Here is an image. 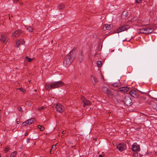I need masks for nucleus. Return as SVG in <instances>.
Instances as JSON below:
<instances>
[{"instance_id": "1", "label": "nucleus", "mask_w": 157, "mask_h": 157, "mask_svg": "<svg viewBox=\"0 0 157 157\" xmlns=\"http://www.w3.org/2000/svg\"><path fill=\"white\" fill-rule=\"evenodd\" d=\"M64 84L63 82L60 81L57 82H54L51 83H46L45 85V87L46 90H49L51 89H55L59 87Z\"/></svg>"}, {"instance_id": "2", "label": "nucleus", "mask_w": 157, "mask_h": 157, "mask_svg": "<svg viewBox=\"0 0 157 157\" xmlns=\"http://www.w3.org/2000/svg\"><path fill=\"white\" fill-rule=\"evenodd\" d=\"M75 55L72 52L69 53L64 58L63 64L66 67H68L75 58Z\"/></svg>"}, {"instance_id": "3", "label": "nucleus", "mask_w": 157, "mask_h": 157, "mask_svg": "<svg viewBox=\"0 0 157 157\" xmlns=\"http://www.w3.org/2000/svg\"><path fill=\"white\" fill-rule=\"evenodd\" d=\"M123 101L125 104L127 106H130L131 105L132 101L129 96L127 95L125 97L123 100Z\"/></svg>"}, {"instance_id": "4", "label": "nucleus", "mask_w": 157, "mask_h": 157, "mask_svg": "<svg viewBox=\"0 0 157 157\" xmlns=\"http://www.w3.org/2000/svg\"><path fill=\"white\" fill-rule=\"evenodd\" d=\"M34 119L32 118L28 120L25 121L23 122L21 124V126H28L32 124L34 121Z\"/></svg>"}, {"instance_id": "5", "label": "nucleus", "mask_w": 157, "mask_h": 157, "mask_svg": "<svg viewBox=\"0 0 157 157\" xmlns=\"http://www.w3.org/2000/svg\"><path fill=\"white\" fill-rule=\"evenodd\" d=\"M129 28V25H126L124 26H121V27H119L117 30L116 33H119L121 32L126 30Z\"/></svg>"}, {"instance_id": "6", "label": "nucleus", "mask_w": 157, "mask_h": 157, "mask_svg": "<svg viewBox=\"0 0 157 157\" xmlns=\"http://www.w3.org/2000/svg\"><path fill=\"white\" fill-rule=\"evenodd\" d=\"M81 99L82 102L84 104L83 106L84 107H85L86 105H91V102L89 101L86 99L84 97L81 96Z\"/></svg>"}, {"instance_id": "7", "label": "nucleus", "mask_w": 157, "mask_h": 157, "mask_svg": "<svg viewBox=\"0 0 157 157\" xmlns=\"http://www.w3.org/2000/svg\"><path fill=\"white\" fill-rule=\"evenodd\" d=\"M117 148L120 151H122L126 149V145L124 144H120L117 145Z\"/></svg>"}, {"instance_id": "8", "label": "nucleus", "mask_w": 157, "mask_h": 157, "mask_svg": "<svg viewBox=\"0 0 157 157\" xmlns=\"http://www.w3.org/2000/svg\"><path fill=\"white\" fill-rule=\"evenodd\" d=\"M55 108L57 111L60 113L62 112L64 110L63 107L60 104H57Z\"/></svg>"}, {"instance_id": "9", "label": "nucleus", "mask_w": 157, "mask_h": 157, "mask_svg": "<svg viewBox=\"0 0 157 157\" xmlns=\"http://www.w3.org/2000/svg\"><path fill=\"white\" fill-rule=\"evenodd\" d=\"M132 149L133 151H139L140 150V148L139 145L134 143L132 146Z\"/></svg>"}, {"instance_id": "10", "label": "nucleus", "mask_w": 157, "mask_h": 157, "mask_svg": "<svg viewBox=\"0 0 157 157\" xmlns=\"http://www.w3.org/2000/svg\"><path fill=\"white\" fill-rule=\"evenodd\" d=\"M24 42L25 41L22 39L17 40L16 42L15 46L17 48H19L20 45H21V44H23Z\"/></svg>"}, {"instance_id": "11", "label": "nucleus", "mask_w": 157, "mask_h": 157, "mask_svg": "<svg viewBox=\"0 0 157 157\" xmlns=\"http://www.w3.org/2000/svg\"><path fill=\"white\" fill-rule=\"evenodd\" d=\"M21 32L20 30H17L15 31L12 34V36L14 37H17L19 36Z\"/></svg>"}, {"instance_id": "12", "label": "nucleus", "mask_w": 157, "mask_h": 157, "mask_svg": "<svg viewBox=\"0 0 157 157\" xmlns=\"http://www.w3.org/2000/svg\"><path fill=\"white\" fill-rule=\"evenodd\" d=\"M128 15V12L127 11H123L121 16V17L122 19H125Z\"/></svg>"}, {"instance_id": "13", "label": "nucleus", "mask_w": 157, "mask_h": 157, "mask_svg": "<svg viewBox=\"0 0 157 157\" xmlns=\"http://www.w3.org/2000/svg\"><path fill=\"white\" fill-rule=\"evenodd\" d=\"M91 79L93 81V84L95 85L96 83L98 82V80L94 77H93V76H91Z\"/></svg>"}, {"instance_id": "14", "label": "nucleus", "mask_w": 157, "mask_h": 157, "mask_svg": "<svg viewBox=\"0 0 157 157\" xmlns=\"http://www.w3.org/2000/svg\"><path fill=\"white\" fill-rule=\"evenodd\" d=\"M128 90V88L127 87H123L120 88L118 90L120 91H122L124 92H126Z\"/></svg>"}, {"instance_id": "15", "label": "nucleus", "mask_w": 157, "mask_h": 157, "mask_svg": "<svg viewBox=\"0 0 157 157\" xmlns=\"http://www.w3.org/2000/svg\"><path fill=\"white\" fill-rule=\"evenodd\" d=\"M130 94L132 97L134 98L137 97L136 92L134 90H132L130 92Z\"/></svg>"}, {"instance_id": "16", "label": "nucleus", "mask_w": 157, "mask_h": 157, "mask_svg": "<svg viewBox=\"0 0 157 157\" xmlns=\"http://www.w3.org/2000/svg\"><path fill=\"white\" fill-rule=\"evenodd\" d=\"M1 36L2 37L0 39L1 41L3 42H4L6 38V36L4 34H1Z\"/></svg>"}, {"instance_id": "17", "label": "nucleus", "mask_w": 157, "mask_h": 157, "mask_svg": "<svg viewBox=\"0 0 157 157\" xmlns=\"http://www.w3.org/2000/svg\"><path fill=\"white\" fill-rule=\"evenodd\" d=\"M105 93L107 94V96L110 98L112 97L113 96V94L112 92L109 89Z\"/></svg>"}, {"instance_id": "18", "label": "nucleus", "mask_w": 157, "mask_h": 157, "mask_svg": "<svg viewBox=\"0 0 157 157\" xmlns=\"http://www.w3.org/2000/svg\"><path fill=\"white\" fill-rule=\"evenodd\" d=\"M83 57V56L82 55V52H81L78 55L79 60L80 62L82 61Z\"/></svg>"}, {"instance_id": "19", "label": "nucleus", "mask_w": 157, "mask_h": 157, "mask_svg": "<svg viewBox=\"0 0 157 157\" xmlns=\"http://www.w3.org/2000/svg\"><path fill=\"white\" fill-rule=\"evenodd\" d=\"M105 27L106 29L109 30L111 27V25H108V24H106L105 25Z\"/></svg>"}, {"instance_id": "20", "label": "nucleus", "mask_w": 157, "mask_h": 157, "mask_svg": "<svg viewBox=\"0 0 157 157\" xmlns=\"http://www.w3.org/2000/svg\"><path fill=\"white\" fill-rule=\"evenodd\" d=\"M32 101H27L25 103V105H26L28 106H30L32 104Z\"/></svg>"}, {"instance_id": "21", "label": "nucleus", "mask_w": 157, "mask_h": 157, "mask_svg": "<svg viewBox=\"0 0 157 157\" xmlns=\"http://www.w3.org/2000/svg\"><path fill=\"white\" fill-rule=\"evenodd\" d=\"M109 89L108 88L105 86H104L102 88V90L104 93H105Z\"/></svg>"}, {"instance_id": "22", "label": "nucleus", "mask_w": 157, "mask_h": 157, "mask_svg": "<svg viewBox=\"0 0 157 157\" xmlns=\"http://www.w3.org/2000/svg\"><path fill=\"white\" fill-rule=\"evenodd\" d=\"M144 28L139 29L138 30V33H144Z\"/></svg>"}, {"instance_id": "23", "label": "nucleus", "mask_w": 157, "mask_h": 157, "mask_svg": "<svg viewBox=\"0 0 157 157\" xmlns=\"http://www.w3.org/2000/svg\"><path fill=\"white\" fill-rule=\"evenodd\" d=\"M96 64L98 67H101L102 66V63L101 61H98L97 62Z\"/></svg>"}, {"instance_id": "24", "label": "nucleus", "mask_w": 157, "mask_h": 157, "mask_svg": "<svg viewBox=\"0 0 157 157\" xmlns=\"http://www.w3.org/2000/svg\"><path fill=\"white\" fill-rule=\"evenodd\" d=\"M17 152L16 151H14L10 155V157H15L17 155Z\"/></svg>"}, {"instance_id": "25", "label": "nucleus", "mask_w": 157, "mask_h": 157, "mask_svg": "<svg viewBox=\"0 0 157 157\" xmlns=\"http://www.w3.org/2000/svg\"><path fill=\"white\" fill-rule=\"evenodd\" d=\"M147 30L148 31V33H151L154 30V29L152 28H148Z\"/></svg>"}, {"instance_id": "26", "label": "nucleus", "mask_w": 157, "mask_h": 157, "mask_svg": "<svg viewBox=\"0 0 157 157\" xmlns=\"http://www.w3.org/2000/svg\"><path fill=\"white\" fill-rule=\"evenodd\" d=\"M38 128H39L40 129V131H43L44 129V127H43V126L40 125H38Z\"/></svg>"}, {"instance_id": "27", "label": "nucleus", "mask_w": 157, "mask_h": 157, "mask_svg": "<svg viewBox=\"0 0 157 157\" xmlns=\"http://www.w3.org/2000/svg\"><path fill=\"white\" fill-rule=\"evenodd\" d=\"M17 89L20 90L23 93H25L26 92L25 90L24 89L22 88V87L19 88Z\"/></svg>"}, {"instance_id": "28", "label": "nucleus", "mask_w": 157, "mask_h": 157, "mask_svg": "<svg viewBox=\"0 0 157 157\" xmlns=\"http://www.w3.org/2000/svg\"><path fill=\"white\" fill-rule=\"evenodd\" d=\"M25 59L28 60L29 62H31L33 60V58H29L28 56H26L25 57Z\"/></svg>"}, {"instance_id": "29", "label": "nucleus", "mask_w": 157, "mask_h": 157, "mask_svg": "<svg viewBox=\"0 0 157 157\" xmlns=\"http://www.w3.org/2000/svg\"><path fill=\"white\" fill-rule=\"evenodd\" d=\"M58 7L60 9H63L64 7V6L63 4H61L59 5Z\"/></svg>"}, {"instance_id": "30", "label": "nucleus", "mask_w": 157, "mask_h": 157, "mask_svg": "<svg viewBox=\"0 0 157 157\" xmlns=\"http://www.w3.org/2000/svg\"><path fill=\"white\" fill-rule=\"evenodd\" d=\"M45 108H46L44 106H43L42 107H41L38 108L37 109V110L39 111H40L42 110L45 109Z\"/></svg>"}, {"instance_id": "31", "label": "nucleus", "mask_w": 157, "mask_h": 157, "mask_svg": "<svg viewBox=\"0 0 157 157\" xmlns=\"http://www.w3.org/2000/svg\"><path fill=\"white\" fill-rule=\"evenodd\" d=\"M26 29L28 30L29 32H32L33 30V29L30 26L28 27Z\"/></svg>"}, {"instance_id": "32", "label": "nucleus", "mask_w": 157, "mask_h": 157, "mask_svg": "<svg viewBox=\"0 0 157 157\" xmlns=\"http://www.w3.org/2000/svg\"><path fill=\"white\" fill-rule=\"evenodd\" d=\"M153 108L157 111V104H155L152 105Z\"/></svg>"}, {"instance_id": "33", "label": "nucleus", "mask_w": 157, "mask_h": 157, "mask_svg": "<svg viewBox=\"0 0 157 157\" xmlns=\"http://www.w3.org/2000/svg\"><path fill=\"white\" fill-rule=\"evenodd\" d=\"M119 85V84H118L117 83H114L112 85V86L115 87H117Z\"/></svg>"}, {"instance_id": "34", "label": "nucleus", "mask_w": 157, "mask_h": 157, "mask_svg": "<svg viewBox=\"0 0 157 157\" xmlns=\"http://www.w3.org/2000/svg\"><path fill=\"white\" fill-rule=\"evenodd\" d=\"M17 109H18V110L20 112H22L23 111L21 107L20 106H18Z\"/></svg>"}, {"instance_id": "35", "label": "nucleus", "mask_w": 157, "mask_h": 157, "mask_svg": "<svg viewBox=\"0 0 157 157\" xmlns=\"http://www.w3.org/2000/svg\"><path fill=\"white\" fill-rule=\"evenodd\" d=\"M148 32L147 28H144V34H149Z\"/></svg>"}, {"instance_id": "36", "label": "nucleus", "mask_w": 157, "mask_h": 157, "mask_svg": "<svg viewBox=\"0 0 157 157\" xmlns=\"http://www.w3.org/2000/svg\"><path fill=\"white\" fill-rule=\"evenodd\" d=\"M10 149L9 147H6L5 148V152L6 153Z\"/></svg>"}, {"instance_id": "37", "label": "nucleus", "mask_w": 157, "mask_h": 157, "mask_svg": "<svg viewBox=\"0 0 157 157\" xmlns=\"http://www.w3.org/2000/svg\"><path fill=\"white\" fill-rule=\"evenodd\" d=\"M55 148H56V147H55V146H54V145H53L52 146V148H51V150H55Z\"/></svg>"}, {"instance_id": "38", "label": "nucleus", "mask_w": 157, "mask_h": 157, "mask_svg": "<svg viewBox=\"0 0 157 157\" xmlns=\"http://www.w3.org/2000/svg\"><path fill=\"white\" fill-rule=\"evenodd\" d=\"M133 155L134 157H136L137 156H138V153H134L133 154Z\"/></svg>"}, {"instance_id": "39", "label": "nucleus", "mask_w": 157, "mask_h": 157, "mask_svg": "<svg viewBox=\"0 0 157 157\" xmlns=\"http://www.w3.org/2000/svg\"><path fill=\"white\" fill-rule=\"evenodd\" d=\"M141 2V0H136V3H140Z\"/></svg>"}, {"instance_id": "40", "label": "nucleus", "mask_w": 157, "mask_h": 157, "mask_svg": "<svg viewBox=\"0 0 157 157\" xmlns=\"http://www.w3.org/2000/svg\"><path fill=\"white\" fill-rule=\"evenodd\" d=\"M14 3H17L20 0H13Z\"/></svg>"}, {"instance_id": "41", "label": "nucleus", "mask_w": 157, "mask_h": 157, "mask_svg": "<svg viewBox=\"0 0 157 157\" xmlns=\"http://www.w3.org/2000/svg\"><path fill=\"white\" fill-rule=\"evenodd\" d=\"M30 141V139L29 138H27L26 139V141L27 143H29Z\"/></svg>"}, {"instance_id": "42", "label": "nucleus", "mask_w": 157, "mask_h": 157, "mask_svg": "<svg viewBox=\"0 0 157 157\" xmlns=\"http://www.w3.org/2000/svg\"><path fill=\"white\" fill-rule=\"evenodd\" d=\"M66 132V131L65 130H63V132H62V133L63 134H64L65 133V132Z\"/></svg>"}, {"instance_id": "43", "label": "nucleus", "mask_w": 157, "mask_h": 157, "mask_svg": "<svg viewBox=\"0 0 157 157\" xmlns=\"http://www.w3.org/2000/svg\"><path fill=\"white\" fill-rule=\"evenodd\" d=\"M52 151H53L52 150H51V151H50V153L51 154H52L53 153Z\"/></svg>"}, {"instance_id": "44", "label": "nucleus", "mask_w": 157, "mask_h": 157, "mask_svg": "<svg viewBox=\"0 0 157 157\" xmlns=\"http://www.w3.org/2000/svg\"><path fill=\"white\" fill-rule=\"evenodd\" d=\"M99 157H103V156L102 155H100L99 156Z\"/></svg>"}, {"instance_id": "45", "label": "nucleus", "mask_w": 157, "mask_h": 157, "mask_svg": "<svg viewBox=\"0 0 157 157\" xmlns=\"http://www.w3.org/2000/svg\"><path fill=\"white\" fill-rule=\"evenodd\" d=\"M10 41L8 39V40L7 41L6 43H9Z\"/></svg>"}, {"instance_id": "46", "label": "nucleus", "mask_w": 157, "mask_h": 157, "mask_svg": "<svg viewBox=\"0 0 157 157\" xmlns=\"http://www.w3.org/2000/svg\"><path fill=\"white\" fill-rule=\"evenodd\" d=\"M29 82L30 83H32V82L31 80L29 81Z\"/></svg>"}, {"instance_id": "47", "label": "nucleus", "mask_w": 157, "mask_h": 157, "mask_svg": "<svg viewBox=\"0 0 157 157\" xmlns=\"http://www.w3.org/2000/svg\"><path fill=\"white\" fill-rule=\"evenodd\" d=\"M17 124H19V123H20V122H19V121H17Z\"/></svg>"}, {"instance_id": "48", "label": "nucleus", "mask_w": 157, "mask_h": 157, "mask_svg": "<svg viewBox=\"0 0 157 157\" xmlns=\"http://www.w3.org/2000/svg\"><path fill=\"white\" fill-rule=\"evenodd\" d=\"M28 134V133L27 132H26L25 133V136H26Z\"/></svg>"}, {"instance_id": "49", "label": "nucleus", "mask_w": 157, "mask_h": 157, "mask_svg": "<svg viewBox=\"0 0 157 157\" xmlns=\"http://www.w3.org/2000/svg\"><path fill=\"white\" fill-rule=\"evenodd\" d=\"M49 7V6L48 5H47L46 6V7Z\"/></svg>"}, {"instance_id": "50", "label": "nucleus", "mask_w": 157, "mask_h": 157, "mask_svg": "<svg viewBox=\"0 0 157 157\" xmlns=\"http://www.w3.org/2000/svg\"><path fill=\"white\" fill-rule=\"evenodd\" d=\"M64 135H62V136H61V137H62V138H63V137H64Z\"/></svg>"}, {"instance_id": "51", "label": "nucleus", "mask_w": 157, "mask_h": 157, "mask_svg": "<svg viewBox=\"0 0 157 157\" xmlns=\"http://www.w3.org/2000/svg\"><path fill=\"white\" fill-rule=\"evenodd\" d=\"M155 154L156 155H157V152H156Z\"/></svg>"}, {"instance_id": "52", "label": "nucleus", "mask_w": 157, "mask_h": 157, "mask_svg": "<svg viewBox=\"0 0 157 157\" xmlns=\"http://www.w3.org/2000/svg\"><path fill=\"white\" fill-rule=\"evenodd\" d=\"M20 4H21V5H22V4H23V3H22V2H21V3H20Z\"/></svg>"}, {"instance_id": "53", "label": "nucleus", "mask_w": 157, "mask_h": 157, "mask_svg": "<svg viewBox=\"0 0 157 157\" xmlns=\"http://www.w3.org/2000/svg\"><path fill=\"white\" fill-rule=\"evenodd\" d=\"M57 144H58L57 143L56 144H55V145L54 146H56L57 145Z\"/></svg>"}, {"instance_id": "54", "label": "nucleus", "mask_w": 157, "mask_h": 157, "mask_svg": "<svg viewBox=\"0 0 157 157\" xmlns=\"http://www.w3.org/2000/svg\"><path fill=\"white\" fill-rule=\"evenodd\" d=\"M34 91H35V92L36 91V90H35Z\"/></svg>"}, {"instance_id": "55", "label": "nucleus", "mask_w": 157, "mask_h": 157, "mask_svg": "<svg viewBox=\"0 0 157 157\" xmlns=\"http://www.w3.org/2000/svg\"><path fill=\"white\" fill-rule=\"evenodd\" d=\"M11 17H13V15H11Z\"/></svg>"}, {"instance_id": "56", "label": "nucleus", "mask_w": 157, "mask_h": 157, "mask_svg": "<svg viewBox=\"0 0 157 157\" xmlns=\"http://www.w3.org/2000/svg\"><path fill=\"white\" fill-rule=\"evenodd\" d=\"M1 154H0V157H1Z\"/></svg>"}, {"instance_id": "57", "label": "nucleus", "mask_w": 157, "mask_h": 157, "mask_svg": "<svg viewBox=\"0 0 157 157\" xmlns=\"http://www.w3.org/2000/svg\"><path fill=\"white\" fill-rule=\"evenodd\" d=\"M74 146H72V147H73V148H74Z\"/></svg>"}, {"instance_id": "58", "label": "nucleus", "mask_w": 157, "mask_h": 157, "mask_svg": "<svg viewBox=\"0 0 157 157\" xmlns=\"http://www.w3.org/2000/svg\"><path fill=\"white\" fill-rule=\"evenodd\" d=\"M9 19L10 20V17H9Z\"/></svg>"}, {"instance_id": "59", "label": "nucleus", "mask_w": 157, "mask_h": 157, "mask_svg": "<svg viewBox=\"0 0 157 157\" xmlns=\"http://www.w3.org/2000/svg\"><path fill=\"white\" fill-rule=\"evenodd\" d=\"M125 40H123V41H125Z\"/></svg>"}, {"instance_id": "60", "label": "nucleus", "mask_w": 157, "mask_h": 157, "mask_svg": "<svg viewBox=\"0 0 157 157\" xmlns=\"http://www.w3.org/2000/svg\"><path fill=\"white\" fill-rule=\"evenodd\" d=\"M1 111V110H0V112Z\"/></svg>"}, {"instance_id": "61", "label": "nucleus", "mask_w": 157, "mask_h": 157, "mask_svg": "<svg viewBox=\"0 0 157 157\" xmlns=\"http://www.w3.org/2000/svg\"><path fill=\"white\" fill-rule=\"evenodd\" d=\"M0 117H1V116L0 115Z\"/></svg>"}]
</instances>
